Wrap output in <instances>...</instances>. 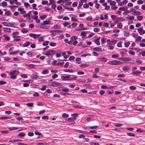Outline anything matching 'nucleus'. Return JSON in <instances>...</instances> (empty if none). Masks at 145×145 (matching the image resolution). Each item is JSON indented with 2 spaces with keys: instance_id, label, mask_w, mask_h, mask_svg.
Listing matches in <instances>:
<instances>
[{
  "instance_id": "nucleus-1",
  "label": "nucleus",
  "mask_w": 145,
  "mask_h": 145,
  "mask_svg": "<svg viewBox=\"0 0 145 145\" xmlns=\"http://www.w3.org/2000/svg\"><path fill=\"white\" fill-rule=\"evenodd\" d=\"M108 63L109 65H117L122 64L123 62L119 61L113 60L108 62Z\"/></svg>"
},
{
  "instance_id": "nucleus-2",
  "label": "nucleus",
  "mask_w": 145,
  "mask_h": 145,
  "mask_svg": "<svg viewBox=\"0 0 145 145\" xmlns=\"http://www.w3.org/2000/svg\"><path fill=\"white\" fill-rule=\"evenodd\" d=\"M71 75H68V76H63L61 77L62 80L63 81L71 80H74L73 78H71Z\"/></svg>"
},
{
  "instance_id": "nucleus-3",
  "label": "nucleus",
  "mask_w": 145,
  "mask_h": 145,
  "mask_svg": "<svg viewBox=\"0 0 145 145\" xmlns=\"http://www.w3.org/2000/svg\"><path fill=\"white\" fill-rule=\"evenodd\" d=\"M55 51L54 50H49L47 52L45 55L46 56L49 57L50 56H52L55 53Z\"/></svg>"
},
{
  "instance_id": "nucleus-4",
  "label": "nucleus",
  "mask_w": 145,
  "mask_h": 145,
  "mask_svg": "<svg viewBox=\"0 0 145 145\" xmlns=\"http://www.w3.org/2000/svg\"><path fill=\"white\" fill-rule=\"evenodd\" d=\"M38 73L36 72H34L32 74L33 76L31 75V78L32 79H37L38 78Z\"/></svg>"
},
{
  "instance_id": "nucleus-5",
  "label": "nucleus",
  "mask_w": 145,
  "mask_h": 145,
  "mask_svg": "<svg viewBox=\"0 0 145 145\" xmlns=\"http://www.w3.org/2000/svg\"><path fill=\"white\" fill-rule=\"evenodd\" d=\"M40 34H36L34 33L29 34V36L33 38L34 39H36L40 36Z\"/></svg>"
},
{
  "instance_id": "nucleus-6",
  "label": "nucleus",
  "mask_w": 145,
  "mask_h": 145,
  "mask_svg": "<svg viewBox=\"0 0 145 145\" xmlns=\"http://www.w3.org/2000/svg\"><path fill=\"white\" fill-rule=\"evenodd\" d=\"M60 83L57 82H53L52 83L51 86L54 87H58L60 85Z\"/></svg>"
},
{
  "instance_id": "nucleus-7",
  "label": "nucleus",
  "mask_w": 145,
  "mask_h": 145,
  "mask_svg": "<svg viewBox=\"0 0 145 145\" xmlns=\"http://www.w3.org/2000/svg\"><path fill=\"white\" fill-rule=\"evenodd\" d=\"M12 37L14 39L13 40L15 41H19L21 39L18 36H13Z\"/></svg>"
},
{
  "instance_id": "nucleus-8",
  "label": "nucleus",
  "mask_w": 145,
  "mask_h": 145,
  "mask_svg": "<svg viewBox=\"0 0 145 145\" xmlns=\"http://www.w3.org/2000/svg\"><path fill=\"white\" fill-rule=\"evenodd\" d=\"M138 31L140 35L143 34L145 33V30H143L142 28H140L138 29Z\"/></svg>"
},
{
  "instance_id": "nucleus-9",
  "label": "nucleus",
  "mask_w": 145,
  "mask_h": 145,
  "mask_svg": "<svg viewBox=\"0 0 145 145\" xmlns=\"http://www.w3.org/2000/svg\"><path fill=\"white\" fill-rule=\"evenodd\" d=\"M18 10L20 12L21 14H25L26 13V12L24 10V9L22 8H18Z\"/></svg>"
},
{
  "instance_id": "nucleus-10",
  "label": "nucleus",
  "mask_w": 145,
  "mask_h": 145,
  "mask_svg": "<svg viewBox=\"0 0 145 145\" xmlns=\"http://www.w3.org/2000/svg\"><path fill=\"white\" fill-rule=\"evenodd\" d=\"M127 2L128 1L126 0H124L123 1H120L118 2V5L120 6H122L127 4Z\"/></svg>"
},
{
  "instance_id": "nucleus-11",
  "label": "nucleus",
  "mask_w": 145,
  "mask_h": 145,
  "mask_svg": "<svg viewBox=\"0 0 145 145\" xmlns=\"http://www.w3.org/2000/svg\"><path fill=\"white\" fill-rule=\"evenodd\" d=\"M122 69L123 71H126L129 70L130 68L127 65H125L122 68Z\"/></svg>"
},
{
  "instance_id": "nucleus-12",
  "label": "nucleus",
  "mask_w": 145,
  "mask_h": 145,
  "mask_svg": "<svg viewBox=\"0 0 145 145\" xmlns=\"http://www.w3.org/2000/svg\"><path fill=\"white\" fill-rule=\"evenodd\" d=\"M107 2L110 3V5H115L116 4V2L114 1H112V0H108L107 1Z\"/></svg>"
},
{
  "instance_id": "nucleus-13",
  "label": "nucleus",
  "mask_w": 145,
  "mask_h": 145,
  "mask_svg": "<svg viewBox=\"0 0 145 145\" xmlns=\"http://www.w3.org/2000/svg\"><path fill=\"white\" fill-rule=\"evenodd\" d=\"M18 136H19L20 138H22L23 137H25V134L24 132L20 133L18 134Z\"/></svg>"
},
{
  "instance_id": "nucleus-14",
  "label": "nucleus",
  "mask_w": 145,
  "mask_h": 145,
  "mask_svg": "<svg viewBox=\"0 0 145 145\" xmlns=\"http://www.w3.org/2000/svg\"><path fill=\"white\" fill-rule=\"evenodd\" d=\"M111 18L113 19V20H118L120 19V18H116V16L114 15H112L111 16Z\"/></svg>"
},
{
  "instance_id": "nucleus-15",
  "label": "nucleus",
  "mask_w": 145,
  "mask_h": 145,
  "mask_svg": "<svg viewBox=\"0 0 145 145\" xmlns=\"http://www.w3.org/2000/svg\"><path fill=\"white\" fill-rule=\"evenodd\" d=\"M142 72L140 71H133L132 72V73L133 74H135L137 76H139Z\"/></svg>"
},
{
  "instance_id": "nucleus-16",
  "label": "nucleus",
  "mask_w": 145,
  "mask_h": 145,
  "mask_svg": "<svg viewBox=\"0 0 145 145\" xmlns=\"http://www.w3.org/2000/svg\"><path fill=\"white\" fill-rule=\"evenodd\" d=\"M45 25H42V23L40 28L44 29H48L50 28L49 26H45Z\"/></svg>"
},
{
  "instance_id": "nucleus-17",
  "label": "nucleus",
  "mask_w": 145,
  "mask_h": 145,
  "mask_svg": "<svg viewBox=\"0 0 145 145\" xmlns=\"http://www.w3.org/2000/svg\"><path fill=\"white\" fill-rule=\"evenodd\" d=\"M125 60H126L127 61H131L130 62V63H134L135 62L134 61L132 60L130 58L126 57L125 58Z\"/></svg>"
},
{
  "instance_id": "nucleus-18",
  "label": "nucleus",
  "mask_w": 145,
  "mask_h": 145,
  "mask_svg": "<svg viewBox=\"0 0 145 145\" xmlns=\"http://www.w3.org/2000/svg\"><path fill=\"white\" fill-rule=\"evenodd\" d=\"M21 32L23 33H27L28 30L26 28H22L21 30Z\"/></svg>"
},
{
  "instance_id": "nucleus-19",
  "label": "nucleus",
  "mask_w": 145,
  "mask_h": 145,
  "mask_svg": "<svg viewBox=\"0 0 145 145\" xmlns=\"http://www.w3.org/2000/svg\"><path fill=\"white\" fill-rule=\"evenodd\" d=\"M31 42H26L25 43L23 44L22 45L24 47H27L29 46Z\"/></svg>"
},
{
  "instance_id": "nucleus-20",
  "label": "nucleus",
  "mask_w": 145,
  "mask_h": 145,
  "mask_svg": "<svg viewBox=\"0 0 145 145\" xmlns=\"http://www.w3.org/2000/svg\"><path fill=\"white\" fill-rule=\"evenodd\" d=\"M51 21L50 20H46L44 21L42 23V25H48L50 23Z\"/></svg>"
},
{
  "instance_id": "nucleus-21",
  "label": "nucleus",
  "mask_w": 145,
  "mask_h": 145,
  "mask_svg": "<svg viewBox=\"0 0 145 145\" xmlns=\"http://www.w3.org/2000/svg\"><path fill=\"white\" fill-rule=\"evenodd\" d=\"M49 72V71L48 70L45 69L41 72V73L42 74H48Z\"/></svg>"
},
{
  "instance_id": "nucleus-22",
  "label": "nucleus",
  "mask_w": 145,
  "mask_h": 145,
  "mask_svg": "<svg viewBox=\"0 0 145 145\" xmlns=\"http://www.w3.org/2000/svg\"><path fill=\"white\" fill-rule=\"evenodd\" d=\"M93 50L96 51L101 52L102 51L101 49L99 47L95 48H93Z\"/></svg>"
},
{
  "instance_id": "nucleus-23",
  "label": "nucleus",
  "mask_w": 145,
  "mask_h": 145,
  "mask_svg": "<svg viewBox=\"0 0 145 145\" xmlns=\"http://www.w3.org/2000/svg\"><path fill=\"white\" fill-rule=\"evenodd\" d=\"M123 25L121 23H118L117 24V27L118 28L121 29Z\"/></svg>"
},
{
  "instance_id": "nucleus-24",
  "label": "nucleus",
  "mask_w": 145,
  "mask_h": 145,
  "mask_svg": "<svg viewBox=\"0 0 145 145\" xmlns=\"http://www.w3.org/2000/svg\"><path fill=\"white\" fill-rule=\"evenodd\" d=\"M92 77L93 78H99L100 77L99 76L97 75V73L95 72L93 73Z\"/></svg>"
},
{
  "instance_id": "nucleus-25",
  "label": "nucleus",
  "mask_w": 145,
  "mask_h": 145,
  "mask_svg": "<svg viewBox=\"0 0 145 145\" xmlns=\"http://www.w3.org/2000/svg\"><path fill=\"white\" fill-rule=\"evenodd\" d=\"M33 103H27L26 104V105L27 106H28L29 107H31L32 108L33 107Z\"/></svg>"
},
{
  "instance_id": "nucleus-26",
  "label": "nucleus",
  "mask_w": 145,
  "mask_h": 145,
  "mask_svg": "<svg viewBox=\"0 0 145 145\" xmlns=\"http://www.w3.org/2000/svg\"><path fill=\"white\" fill-rule=\"evenodd\" d=\"M86 32L85 31H83L81 33V36L82 38H84L86 35Z\"/></svg>"
},
{
  "instance_id": "nucleus-27",
  "label": "nucleus",
  "mask_w": 145,
  "mask_h": 145,
  "mask_svg": "<svg viewBox=\"0 0 145 145\" xmlns=\"http://www.w3.org/2000/svg\"><path fill=\"white\" fill-rule=\"evenodd\" d=\"M99 40L98 39H95L93 40L95 43L97 45H99L100 44V42L99 41Z\"/></svg>"
},
{
  "instance_id": "nucleus-28",
  "label": "nucleus",
  "mask_w": 145,
  "mask_h": 145,
  "mask_svg": "<svg viewBox=\"0 0 145 145\" xmlns=\"http://www.w3.org/2000/svg\"><path fill=\"white\" fill-rule=\"evenodd\" d=\"M66 54V53L65 52L62 53V56H64V57L65 58H67L69 57V55H67Z\"/></svg>"
},
{
  "instance_id": "nucleus-29",
  "label": "nucleus",
  "mask_w": 145,
  "mask_h": 145,
  "mask_svg": "<svg viewBox=\"0 0 145 145\" xmlns=\"http://www.w3.org/2000/svg\"><path fill=\"white\" fill-rule=\"evenodd\" d=\"M87 29L86 28H82L81 29L78 28L77 29H75V31H79L81 30H87Z\"/></svg>"
},
{
  "instance_id": "nucleus-30",
  "label": "nucleus",
  "mask_w": 145,
  "mask_h": 145,
  "mask_svg": "<svg viewBox=\"0 0 145 145\" xmlns=\"http://www.w3.org/2000/svg\"><path fill=\"white\" fill-rule=\"evenodd\" d=\"M86 19L87 20L90 21L92 20V18L91 16H89L86 17Z\"/></svg>"
},
{
  "instance_id": "nucleus-31",
  "label": "nucleus",
  "mask_w": 145,
  "mask_h": 145,
  "mask_svg": "<svg viewBox=\"0 0 145 145\" xmlns=\"http://www.w3.org/2000/svg\"><path fill=\"white\" fill-rule=\"evenodd\" d=\"M62 116L64 118H67L69 116V115L65 113H64L62 114Z\"/></svg>"
},
{
  "instance_id": "nucleus-32",
  "label": "nucleus",
  "mask_w": 145,
  "mask_h": 145,
  "mask_svg": "<svg viewBox=\"0 0 145 145\" xmlns=\"http://www.w3.org/2000/svg\"><path fill=\"white\" fill-rule=\"evenodd\" d=\"M56 43L54 42H50V43L49 45L51 46L54 47L56 46Z\"/></svg>"
},
{
  "instance_id": "nucleus-33",
  "label": "nucleus",
  "mask_w": 145,
  "mask_h": 145,
  "mask_svg": "<svg viewBox=\"0 0 145 145\" xmlns=\"http://www.w3.org/2000/svg\"><path fill=\"white\" fill-rule=\"evenodd\" d=\"M49 43V41H47V40L46 41L43 43L42 44V45L43 46H46Z\"/></svg>"
},
{
  "instance_id": "nucleus-34",
  "label": "nucleus",
  "mask_w": 145,
  "mask_h": 145,
  "mask_svg": "<svg viewBox=\"0 0 145 145\" xmlns=\"http://www.w3.org/2000/svg\"><path fill=\"white\" fill-rule=\"evenodd\" d=\"M14 24L13 23H8L7 27H12L14 26Z\"/></svg>"
},
{
  "instance_id": "nucleus-35",
  "label": "nucleus",
  "mask_w": 145,
  "mask_h": 145,
  "mask_svg": "<svg viewBox=\"0 0 145 145\" xmlns=\"http://www.w3.org/2000/svg\"><path fill=\"white\" fill-rule=\"evenodd\" d=\"M71 20L72 21L75 22L78 21V20L77 19L75 18L74 17H72V16H71Z\"/></svg>"
},
{
  "instance_id": "nucleus-36",
  "label": "nucleus",
  "mask_w": 145,
  "mask_h": 145,
  "mask_svg": "<svg viewBox=\"0 0 145 145\" xmlns=\"http://www.w3.org/2000/svg\"><path fill=\"white\" fill-rule=\"evenodd\" d=\"M3 30L4 31H6L7 32H9L10 30V28L7 27H4L3 28Z\"/></svg>"
},
{
  "instance_id": "nucleus-37",
  "label": "nucleus",
  "mask_w": 145,
  "mask_h": 145,
  "mask_svg": "<svg viewBox=\"0 0 145 145\" xmlns=\"http://www.w3.org/2000/svg\"><path fill=\"white\" fill-rule=\"evenodd\" d=\"M55 2L54 0H50L49 1V5H52L55 4Z\"/></svg>"
},
{
  "instance_id": "nucleus-38",
  "label": "nucleus",
  "mask_w": 145,
  "mask_h": 145,
  "mask_svg": "<svg viewBox=\"0 0 145 145\" xmlns=\"http://www.w3.org/2000/svg\"><path fill=\"white\" fill-rule=\"evenodd\" d=\"M19 52V51L17 50L16 51L13 52H10V55H14L15 54H16L18 53Z\"/></svg>"
},
{
  "instance_id": "nucleus-39",
  "label": "nucleus",
  "mask_w": 145,
  "mask_h": 145,
  "mask_svg": "<svg viewBox=\"0 0 145 145\" xmlns=\"http://www.w3.org/2000/svg\"><path fill=\"white\" fill-rule=\"evenodd\" d=\"M11 14V11L10 10H8L5 12V14L6 15L9 16Z\"/></svg>"
},
{
  "instance_id": "nucleus-40",
  "label": "nucleus",
  "mask_w": 145,
  "mask_h": 145,
  "mask_svg": "<svg viewBox=\"0 0 145 145\" xmlns=\"http://www.w3.org/2000/svg\"><path fill=\"white\" fill-rule=\"evenodd\" d=\"M100 30V29L97 28H95L93 29L94 31L96 33L99 32V31Z\"/></svg>"
},
{
  "instance_id": "nucleus-41",
  "label": "nucleus",
  "mask_w": 145,
  "mask_h": 145,
  "mask_svg": "<svg viewBox=\"0 0 145 145\" xmlns=\"http://www.w3.org/2000/svg\"><path fill=\"white\" fill-rule=\"evenodd\" d=\"M129 53L130 55H134L135 54V52L132 50H130L129 52Z\"/></svg>"
},
{
  "instance_id": "nucleus-42",
  "label": "nucleus",
  "mask_w": 145,
  "mask_h": 145,
  "mask_svg": "<svg viewBox=\"0 0 145 145\" xmlns=\"http://www.w3.org/2000/svg\"><path fill=\"white\" fill-rule=\"evenodd\" d=\"M136 88L134 86H131L129 87V89L131 90H135Z\"/></svg>"
},
{
  "instance_id": "nucleus-43",
  "label": "nucleus",
  "mask_w": 145,
  "mask_h": 145,
  "mask_svg": "<svg viewBox=\"0 0 145 145\" xmlns=\"http://www.w3.org/2000/svg\"><path fill=\"white\" fill-rule=\"evenodd\" d=\"M78 4V2H74L72 3V6L73 7H75Z\"/></svg>"
},
{
  "instance_id": "nucleus-44",
  "label": "nucleus",
  "mask_w": 145,
  "mask_h": 145,
  "mask_svg": "<svg viewBox=\"0 0 145 145\" xmlns=\"http://www.w3.org/2000/svg\"><path fill=\"white\" fill-rule=\"evenodd\" d=\"M137 18L138 20L140 21L142 20L143 18V17L142 16H138L137 17Z\"/></svg>"
},
{
  "instance_id": "nucleus-45",
  "label": "nucleus",
  "mask_w": 145,
  "mask_h": 145,
  "mask_svg": "<svg viewBox=\"0 0 145 145\" xmlns=\"http://www.w3.org/2000/svg\"><path fill=\"white\" fill-rule=\"evenodd\" d=\"M106 39L105 38H102L101 39V42L103 43H105L106 42Z\"/></svg>"
},
{
  "instance_id": "nucleus-46",
  "label": "nucleus",
  "mask_w": 145,
  "mask_h": 145,
  "mask_svg": "<svg viewBox=\"0 0 145 145\" xmlns=\"http://www.w3.org/2000/svg\"><path fill=\"white\" fill-rule=\"evenodd\" d=\"M63 71L66 72H72V70H70L69 69H64L63 70Z\"/></svg>"
},
{
  "instance_id": "nucleus-47",
  "label": "nucleus",
  "mask_w": 145,
  "mask_h": 145,
  "mask_svg": "<svg viewBox=\"0 0 145 145\" xmlns=\"http://www.w3.org/2000/svg\"><path fill=\"white\" fill-rule=\"evenodd\" d=\"M130 44V43L129 42H126L124 43L125 46V47H128Z\"/></svg>"
},
{
  "instance_id": "nucleus-48",
  "label": "nucleus",
  "mask_w": 145,
  "mask_h": 145,
  "mask_svg": "<svg viewBox=\"0 0 145 145\" xmlns=\"http://www.w3.org/2000/svg\"><path fill=\"white\" fill-rule=\"evenodd\" d=\"M18 129V128L16 127H12L11 128H8V129L10 130H14Z\"/></svg>"
},
{
  "instance_id": "nucleus-49",
  "label": "nucleus",
  "mask_w": 145,
  "mask_h": 145,
  "mask_svg": "<svg viewBox=\"0 0 145 145\" xmlns=\"http://www.w3.org/2000/svg\"><path fill=\"white\" fill-rule=\"evenodd\" d=\"M141 14V13L140 12H139L138 11L136 12V11H135L134 13H133V14L135 15H139Z\"/></svg>"
},
{
  "instance_id": "nucleus-50",
  "label": "nucleus",
  "mask_w": 145,
  "mask_h": 145,
  "mask_svg": "<svg viewBox=\"0 0 145 145\" xmlns=\"http://www.w3.org/2000/svg\"><path fill=\"white\" fill-rule=\"evenodd\" d=\"M47 16L46 15H44L41 16L40 17V18L41 20H43L44 19L46 18Z\"/></svg>"
},
{
  "instance_id": "nucleus-51",
  "label": "nucleus",
  "mask_w": 145,
  "mask_h": 145,
  "mask_svg": "<svg viewBox=\"0 0 145 145\" xmlns=\"http://www.w3.org/2000/svg\"><path fill=\"white\" fill-rule=\"evenodd\" d=\"M127 134L128 136L130 137H134L135 135L134 134L131 133H128Z\"/></svg>"
},
{
  "instance_id": "nucleus-52",
  "label": "nucleus",
  "mask_w": 145,
  "mask_h": 145,
  "mask_svg": "<svg viewBox=\"0 0 145 145\" xmlns=\"http://www.w3.org/2000/svg\"><path fill=\"white\" fill-rule=\"evenodd\" d=\"M103 26L105 27H108L109 26V24L107 22L104 23L103 24Z\"/></svg>"
},
{
  "instance_id": "nucleus-53",
  "label": "nucleus",
  "mask_w": 145,
  "mask_h": 145,
  "mask_svg": "<svg viewBox=\"0 0 145 145\" xmlns=\"http://www.w3.org/2000/svg\"><path fill=\"white\" fill-rule=\"evenodd\" d=\"M17 72V71L16 70H14L10 72V75H11V76H13L14 75L15 72Z\"/></svg>"
},
{
  "instance_id": "nucleus-54",
  "label": "nucleus",
  "mask_w": 145,
  "mask_h": 145,
  "mask_svg": "<svg viewBox=\"0 0 145 145\" xmlns=\"http://www.w3.org/2000/svg\"><path fill=\"white\" fill-rule=\"evenodd\" d=\"M2 5L3 7H5L7 6V3L5 1H3L2 2Z\"/></svg>"
},
{
  "instance_id": "nucleus-55",
  "label": "nucleus",
  "mask_w": 145,
  "mask_h": 145,
  "mask_svg": "<svg viewBox=\"0 0 145 145\" xmlns=\"http://www.w3.org/2000/svg\"><path fill=\"white\" fill-rule=\"evenodd\" d=\"M88 65L85 64H82L80 65V67H86L88 66Z\"/></svg>"
},
{
  "instance_id": "nucleus-56",
  "label": "nucleus",
  "mask_w": 145,
  "mask_h": 145,
  "mask_svg": "<svg viewBox=\"0 0 145 145\" xmlns=\"http://www.w3.org/2000/svg\"><path fill=\"white\" fill-rule=\"evenodd\" d=\"M28 135L29 137H32L33 136L34 134L32 132H29L28 133Z\"/></svg>"
},
{
  "instance_id": "nucleus-57",
  "label": "nucleus",
  "mask_w": 145,
  "mask_h": 145,
  "mask_svg": "<svg viewBox=\"0 0 145 145\" xmlns=\"http://www.w3.org/2000/svg\"><path fill=\"white\" fill-rule=\"evenodd\" d=\"M12 46V44L11 43H9L7 44V46H5V48H8L10 46Z\"/></svg>"
},
{
  "instance_id": "nucleus-58",
  "label": "nucleus",
  "mask_w": 145,
  "mask_h": 145,
  "mask_svg": "<svg viewBox=\"0 0 145 145\" xmlns=\"http://www.w3.org/2000/svg\"><path fill=\"white\" fill-rule=\"evenodd\" d=\"M108 49L110 50H112L114 49V47L112 46L108 45Z\"/></svg>"
},
{
  "instance_id": "nucleus-59",
  "label": "nucleus",
  "mask_w": 145,
  "mask_h": 145,
  "mask_svg": "<svg viewBox=\"0 0 145 145\" xmlns=\"http://www.w3.org/2000/svg\"><path fill=\"white\" fill-rule=\"evenodd\" d=\"M23 78H27V76L25 74H23L20 75Z\"/></svg>"
},
{
  "instance_id": "nucleus-60",
  "label": "nucleus",
  "mask_w": 145,
  "mask_h": 145,
  "mask_svg": "<svg viewBox=\"0 0 145 145\" xmlns=\"http://www.w3.org/2000/svg\"><path fill=\"white\" fill-rule=\"evenodd\" d=\"M122 42H118L117 44V46L118 47H122V45H121V43Z\"/></svg>"
},
{
  "instance_id": "nucleus-61",
  "label": "nucleus",
  "mask_w": 145,
  "mask_h": 145,
  "mask_svg": "<svg viewBox=\"0 0 145 145\" xmlns=\"http://www.w3.org/2000/svg\"><path fill=\"white\" fill-rule=\"evenodd\" d=\"M116 40L113 39L111 40V44H116Z\"/></svg>"
},
{
  "instance_id": "nucleus-62",
  "label": "nucleus",
  "mask_w": 145,
  "mask_h": 145,
  "mask_svg": "<svg viewBox=\"0 0 145 145\" xmlns=\"http://www.w3.org/2000/svg\"><path fill=\"white\" fill-rule=\"evenodd\" d=\"M48 1H42V5H46L48 4Z\"/></svg>"
},
{
  "instance_id": "nucleus-63",
  "label": "nucleus",
  "mask_w": 145,
  "mask_h": 145,
  "mask_svg": "<svg viewBox=\"0 0 145 145\" xmlns=\"http://www.w3.org/2000/svg\"><path fill=\"white\" fill-rule=\"evenodd\" d=\"M33 54V52L31 51L28 52L27 53V55L31 57Z\"/></svg>"
},
{
  "instance_id": "nucleus-64",
  "label": "nucleus",
  "mask_w": 145,
  "mask_h": 145,
  "mask_svg": "<svg viewBox=\"0 0 145 145\" xmlns=\"http://www.w3.org/2000/svg\"><path fill=\"white\" fill-rule=\"evenodd\" d=\"M35 65L33 64H29L28 66L30 68H33L34 67Z\"/></svg>"
}]
</instances>
